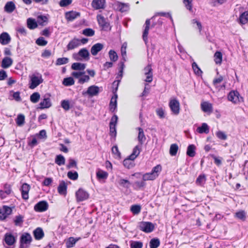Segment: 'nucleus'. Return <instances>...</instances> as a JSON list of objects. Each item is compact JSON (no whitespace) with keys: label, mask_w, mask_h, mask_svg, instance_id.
Returning a JSON list of instances; mask_svg holds the SVG:
<instances>
[{"label":"nucleus","mask_w":248,"mask_h":248,"mask_svg":"<svg viewBox=\"0 0 248 248\" xmlns=\"http://www.w3.org/2000/svg\"><path fill=\"white\" fill-rule=\"evenodd\" d=\"M32 237L29 233L22 234L20 237L19 248H28L32 241Z\"/></svg>","instance_id":"f257e3e1"},{"label":"nucleus","mask_w":248,"mask_h":248,"mask_svg":"<svg viewBox=\"0 0 248 248\" xmlns=\"http://www.w3.org/2000/svg\"><path fill=\"white\" fill-rule=\"evenodd\" d=\"M138 228L140 230L146 233H150L154 230L155 225L151 222L141 221L139 222Z\"/></svg>","instance_id":"f03ea898"},{"label":"nucleus","mask_w":248,"mask_h":248,"mask_svg":"<svg viewBox=\"0 0 248 248\" xmlns=\"http://www.w3.org/2000/svg\"><path fill=\"white\" fill-rule=\"evenodd\" d=\"M43 79L41 75H39V76H36L33 75L31 78V82L29 84V88L31 89H34L37 87L39 85L43 82Z\"/></svg>","instance_id":"7ed1b4c3"},{"label":"nucleus","mask_w":248,"mask_h":248,"mask_svg":"<svg viewBox=\"0 0 248 248\" xmlns=\"http://www.w3.org/2000/svg\"><path fill=\"white\" fill-rule=\"evenodd\" d=\"M228 99L235 104L243 101V97L240 96L239 92L237 91L230 92L228 95Z\"/></svg>","instance_id":"20e7f679"},{"label":"nucleus","mask_w":248,"mask_h":248,"mask_svg":"<svg viewBox=\"0 0 248 248\" xmlns=\"http://www.w3.org/2000/svg\"><path fill=\"white\" fill-rule=\"evenodd\" d=\"M12 213V208L7 205L2 206L0 209V220H5L9 215Z\"/></svg>","instance_id":"39448f33"},{"label":"nucleus","mask_w":248,"mask_h":248,"mask_svg":"<svg viewBox=\"0 0 248 248\" xmlns=\"http://www.w3.org/2000/svg\"><path fill=\"white\" fill-rule=\"evenodd\" d=\"M97 19L99 25L101 27L102 30L107 31L110 30L109 23L106 21V18L101 15L97 16Z\"/></svg>","instance_id":"423d86ee"},{"label":"nucleus","mask_w":248,"mask_h":248,"mask_svg":"<svg viewBox=\"0 0 248 248\" xmlns=\"http://www.w3.org/2000/svg\"><path fill=\"white\" fill-rule=\"evenodd\" d=\"M169 107L172 112L175 115H178L180 112V103L176 99L170 100Z\"/></svg>","instance_id":"0eeeda50"},{"label":"nucleus","mask_w":248,"mask_h":248,"mask_svg":"<svg viewBox=\"0 0 248 248\" xmlns=\"http://www.w3.org/2000/svg\"><path fill=\"white\" fill-rule=\"evenodd\" d=\"M77 201L78 202H82L88 199L89 193L82 188H79L76 193Z\"/></svg>","instance_id":"6e6552de"},{"label":"nucleus","mask_w":248,"mask_h":248,"mask_svg":"<svg viewBox=\"0 0 248 248\" xmlns=\"http://www.w3.org/2000/svg\"><path fill=\"white\" fill-rule=\"evenodd\" d=\"M48 208V203L46 201H42L34 205V210L37 212H43L47 210Z\"/></svg>","instance_id":"1a4fd4ad"},{"label":"nucleus","mask_w":248,"mask_h":248,"mask_svg":"<svg viewBox=\"0 0 248 248\" xmlns=\"http://www.w3.org/2000/svg\"><path fill=\"white\" fill-rule=\"evenodd\" d=\"M99 93V88L95 85H92L88 87L87 91L83 93V94H88L90 96H93L97 95Z\"/></svg>","instance_id":"9d476101"},{"label":"nucleus","mask_w":248,"mask_h":248,"mask_svg":"<svg viewBox=\"0 0 248 248\" xmlns=\"http://www.w3.org/2000/svg\"><path fill=\"white\" fill-rule=\"evenodd\" d=\"M152 68L151 65H148L144 69L145 75H146V79L145 81L147 82H151L153 80V72Z\"/></svg>","instance_id":"9b49d317"},{"label":"nucleus","mask_w":248,"mask_h":248,"mask_svg":"<svg viewBox=\"0 0 248 248\" xmlns=\"http://www.w3.org/2000/svg\"><path fill=\"white\" fill-rule=\"evenodd\" d=\"M30 189V186L27 183H24L21 188L22 197L24 200H27L29 199V191Z\"/></svg>","instance_id":"f8f14e48"},{"label":"nucleus","mask_w":248,"mask_h":248,"mask_svg":"<svg viewBox=\"0 0 248 248\" xmlns=\"http://www.w3.org/2000/svg\"><path fill=\"white\" fill-rule=\"evenodd\" d=\"M80 13L76 11H69L65 13V17L66 20L68 21H72L80 16Z\"/></svg>","instance_id":"ddd939ff"},{"label":"nucleus","mask_w":248,"mask_h":248,"mask_svg":"<svg viewBox=\"0 0 248 248\" xmlns=\"http://www.w3.org/2000/svg\"><path fill=\"white\" fill-rule=\"evenodd\" d=\"M11 40L9 34L6 32H3L0 34V43L2 45L8 44Z\"/></svg>","instance_id":"4468645a"},{"label":"nucleus","mask_w":248,"mask_h":248,"mask_svg":"<svg viewBox=\"0 0 248 248\" xmlns=\"http://www.w3.org/2000/svg\"><path fill=\"white\" fill-rule=\"evenodd\" d=\"M80 45L79 39L74 38L71 40L67 45V50L74 49L78 47Z\"/></svg>","instance_id":"2eb2a0df"},{"label":"nucleus","mask_w":248,"mask_h":248,"mask_svg":"<svg viewBox=\"0 0 248 248\" xmlns=\"http://www.w3.org/2000/svg\"><path fill=\"white\" fill-rule=\"evenodd\" d=\"M104 48V45L101 43H96L93 45L91 49V54L93 56H96L99 52L102 50Z\"/></svg>","instance_id":"dca6fc26"},{"label":"nucleus","mask_w":248,"mask_h":248,"mask_svg":"<svg viewBox=\"0 0 248 248\" xmlns=\"http://www.w3.org/2000/svg\"><path fill=\"white\" fill-rule=\"evenodd\" d=\"M39 107L38 108L43 109L48 108L52 106V103L49 97H45L42 101L39 103Z\"/></svg>","instance_id":"f3484780"},{"label":"nucleus","mask_w":248,"mask_h":248,"mask_svg":"<svg viewBox=\"0 0 248 248\" xmlns=\"http://www.w3.org/2000/svg\"><path fill=\"white\" fill-rule=\"evenodd\" d=\"M67 185L63 180L61 181L58 187V193L61 195H65L67 193Z\"/></svg>","instance_id":"a211bd4d"},{"label":"nucleus","mask_w":248,"mask_h":248,"mask_svg":"<svg viewBox=\"0 0 248 248\" xmlns=\"http://www.w3.org/2000/svg\"><path fill=\"white\" fill-rule=\"evenodd\" d=\"M105 0H93L92 2V6L95 9L105 8Z\"/></svg>","instance_id":"6ab92c4d"},{"label":"nucleus","mask_w":248,"mask_h":248,"mask_svg":"<svg viewBox=\"0 0 248 248\" xmlns=\"http://www.w3.org/2000/svg\"><path fill=\"white\" fill-rule=\"evenodd\" d=\"M34 238L37 240L42 239L44 236V232L43 229L40 227H38L33 232Z\"/></svg>","instance_id":"aec40b11"},{"label":"nucleus","mask_w":248,"mask_h":248,"mask_svg":"<svg viewBox=\"0 0 248 248\" xmlns=\"http://www.w3.org/2000/svg\"><path fill=\"white\" fill-rule=\"evenodd\" d=\"M4 240L7 245L12 246L16 242V238L13 234L7 233L5 234Z\"/></svg>","instance_id":"412c9836"},{"label":"nucleus","mask_w":248,"mask_h":248,"mask_svg":"<svg viewBox=\"0 0 248 248\" xmlns=\"http://www.w3.org/2000/svg\"><path fill=\"white\" fill-rule=\"evenodd\" d=\"M150 19H146V21H145V29L143 32V34H142V38H143V40H144V41L146 43V42L147 41V40H148V38H147V36H148V32H149V29H150Z\"/></svg>","instance_id":"4be33fe9"},{"label":"nucleus","mask_w":248,"mask_h":248,"mask_svg":"<svg viewBox=\"0 0 248 248\" xmlns=\"http://www.w3.org/2000/svg\"><path fill=\"white\" fill-rule=\"evenodd\" d=\"M13 62V60L10 57H6L2 60L1 66L3 68L6 69L12 65Z\"/></svg>","instance_id":"5701e85b"},{"label":"nucleus","mask_w":248,"mask_h":248,"mask_svg":"<svg viewBox=\"0 0 248 248\" xmlns=\"http://www.w3.org/2000/svg\"><path fill=\"white\" fill-rule=\"evenodd\" d=\"M16 9V5L12 1H8L4 6V10L8 13H12Z\"/></svg>","instance_id":"b1692460"},{"label":"nucleus","mask_w":248,"mask_h":248,"mask_svg":"<svg viewBox=\"0 0 248 248\" xmlns=\"http://www.w3.org/2000/svg\"><path fill=\"white\" fill-rule=\"evenodd\" d=\"M116 7V10H119L122 13L128 11L129 9L128 5L127 4L117 1L115 5Z\"/></svg>","instance_id":"393cba45"},{"label":"nucleus","mask_w":248,"mask_h":248,"mask_svg":"<svg viewBox=\"0 0 248 248\" xmlns=\"http://www.w3.org/2000/svg\"><path fill=\"white\" fill-rule=\"evenodd\" d=\"M118 98V95L117 94H114V97H112L111 100L109 103V109L110 110L113 112L117 108V99Z\"/></svg>","instance_id":"a878e982"},{"label":"nucleus","mask_w":248,"mask_h":248,"mask_svg":"<svg viewBox=\"0 0 248 248\" xmlns=\"http://www.w3.org/2000/svg\"><path fill=\"white\" fill-rule=\"evenodd\" d=\"M158 177V175L153 174L151 172L148 173H145L144 174H142V179L144 180L145 182L146 181H152L156 179V177Z\"/></svg>","instance_id":"bb28decb"},{"label":"nucleus","mask_w":248,"mask_h":248,"mask_svg":"<svg viewBox=\"0 0 248 248\" xmlns=\"http://www.w3.org/2000/svg\"><path fill=\"white\" fill-rule=\"evenodd\" d=\"M197 131L200 134H208L209 132V127L206 123H202L201 126L197 128Z\"/></svg>","instance_id":"cd10ccee"},{"label":"nucleus","mask_w":248,"mask_h":248,"mask_svg":"<svg viewBox=\"0 0 248 248\" xmlns=\"http://www.w3.org/2000/svg\"><path fill=\"white\" fill-rule=\"evenodd\" d=\"M80 239V237L75 238L73 237H69L66 242V246L67 248H71L74 247L77 241Z\"/></svg>","instance_id":"c85d7f7f"},{"label":"nucleus","mask_w":248,"mask_h":248,"mask_svg":"<svg viewBox=\"0 0 248 248\" xmlns=\"http://www.w3.org/2000/svg\"><path fill=\"white\" fill-rule=\"evenodd\" d=\"M206 181V175L204 174H201L197 177L195 183L198 186H203L205 183Z\"/></svg>","instance_id":"c756f323"},{"label":"nucleus","mask_w":248,"mask_h":248,"mask_svg":"<svg viewBox=\"0 0 248 248\" xmlns=\"http://www.w3.org/2000/svg\"><path fill=\"white\" fill-rule=\"evenodd\" d=\"M78 54L85 60H88L89 59L90 53L86 48L81 49Z\"/></svg>","instance_id":"7c9ffc66"},{"label":"nucleus","mask_w":248,"mask_h":248,"mask_svg":"<svg viewBox=\"0 0 248 248\" xmlns=\"http://www.w3.org/2000/svg\"><path fill=\"white\" fill-rule=\"evenodd\" d=\"M201 108L204 112H211L213 109L212 104L206 102L201 104Z\"/></svg>","instance_id":"2f4dec72"},{"label":"nucleus","mask_w":248,"mask_h":248,"mask_svg":"<svg viewBox=\"0 0 248 248\" xmlns=\"http://www.w3.org/2000/svg\"><path fill=\"white\" fill-rule=\"evenodd\" d=\"M27 27L31 30H33L37 27L36 20L32 18H29L27 21Z\"/></svg>","instance_id":"473e14b6"},{"label":"nucleus","mask_w":248,"mask_h":248,"mask_svg":"<svg viewBox=\"0 0 248 248\" xmlns=\"http://www.w3.org/2000/svg\"><path fill=\"white\" fill-rule=\"evenodd\" d=\"M108 173L101 170H98L96 172V177L99 180H105L108 178Z\"/></svg>","instance_id":"72a5a7b5"},{"label":"nucleus","mask_w":248,"mask_h":248,"mask_svg":"<svg viewBox=\"0 0 248 248\" xmlns=\"http://www.w3.org/2000/svg\"><path fill=\"white\" fill-rule=\"evenodd\" d=\"M24 222V217L18 215L16 216L14 219V222L16 226L21 227Z\"/></svg>","instance_id":"f704fd0d"},{"label":"nucleus","mask_w":248,"mask_h":248,"mask_svg":"<svg viewBox=\"0 0 248 248\" xmlns=\"http://www.w3.org/2000/svg\"><path fill=\"white\" fill-rule=\"evenodd\" d=\"M86 68V64L79 62H74L71 65V68L74 70H84Z\"/></svg>","instance_id":"c9c22d12"},{"label":"nucleus","mask_w":248,"mask_h":248,"mask_svg":"<svg viewBox=\"0 0 248 248\" xmlns=\"http://www.w3.org/2000/svg\"><path fill=\"white\" fill-rule=\"evenodd\" d=\"M239 22L241 24H245L248 22V11L242 13L239 16Z\"/></svg>","instance_id":"e433bc0d"},{"label":"nucleus","mask_w":248,"mask_h":248,"mask_svg":"<svg viewBox=\"0 0 248 248\" xmlns=\"http://www.w3.org/2000/svg\"><path fill=\"white\" fill-rule=\"evenodd\" d=\"M196 147L193 144L189 145L187 148L186 155L189 157H194L195 155Z\"/></svg>","instance_id":"4c0bfd02"},{"label":"nucleus","mask_w":248,"mask_h":248,"mask_svg":"<svg viewBox=\"0 0 248 248\" xmlns=\"http://www.w3.org/2000/svg\"><path fill=\"white\" fill-rule=\"evenodd\" d=\"M139 135H138V140L140 143L142 145L143 142L145 140L146 138L144 134L143 130L141 127H138Z\"/></svg>","instance_id":"58836bf2"},{"label":"nucleus","mask_w":248,"mask_h":248,"mask_svg":"<svg viewBox=\"0 0 248 248\" xmlns=\"http://www.w3.org/2000/svg\"><path fill=\"white\" fill-rule=\"evenodd\" d=\"M55 162L59 166L63 165L65 164V159L62 155H57L55 159Z\"/></svg>","instance_id":"ea45409f"},{"label":"nucleus","mask_w":248,"mask_h":248,"mask_svg":"<svg viewBox=\"0 0 248 248\" xmlns=\"http://www.w3.org/2000/svg\"><path fill=\"white\" fill-rule=\"evenodd\" d=\"M160 244V240L157 238H154L151 239L149 242L150 248H157Z\"/></svg>","instance_id":"a19ab883"},{"label":"nucleus","mask_w":248,"mask_h":248,"mask_svg":"<svg viewBox=\"0 0 248 248\" xmlns=\"http://www.w3.org/2000/svg\"><path fill=\"white\" fill-rule=\"evenodd\" d=\"M37 22L41 26H45L48 22V18L45 16H38L37 17Z\"/></svg>","instance_id":"79ce46f5"},{"label":"nucleus","mask_w":248,"mask_h":248,"mask_svg":"<svg viewBox=\"0 0 248 248\" xmlns=\"http://www.w3.org/2000/svg\"><path fill=\"white\" fill-rule=\"evenodd\" d=\"M234 217L242 221H245L246 219V214L245 211L240 210L235 213Z\"/></svg>","instance_id":"37998d69"},{"label":"nucleus","mask_w":248,"mask_h":248,"mask_svg":"<svg viewBox=\"0 0 248 248\" xmlns=\"http://www.w3.org/2000/svg\"><path fill=\"white\" fill-rule=\"evenodd\" d=\"M130 248H142L143 243L139 241H130Z\"/></svg>","instance_id":"c03bdc74"},{"label":"nucleus","mask_w":248,"mask_h":248,"mask_svg":"<svg viewBox=\"0 0 248 248\" xmlns=\"http://www.w3.org/2000/svg\"><path fill=\"white\" fill-rule=\"evenodd\" d=\"M118 183L120 186L126 188H128L131 185V183L128 180L123 178H121Z\"/></svg>","instance_id":"a18cd8bd"},{"label":"nucleus","mask_w":248,"mask_h":248,"mask_svg":"<svg viewBox=\"0 0 248 248\" xmlns=\"http://www.w3.org/2000/svg\"><path fill=\"white\" fill-rule=\"evenodd\" d=\"M75 80L72 77L64 78L62 81V84L65 86H70L74 85Z\"/></svg>","instance_id":"49530a36"},{"label":"nucleus","mask_w":248,"mask_h":248,"mask_svg":"<svg viewBox=\"0 0 248 248\" xmlns=\"http://www.w3.org/2000/svg\"><path fill=\"white\" fill-rule=\"evenodd\" d=\"M131 159L125 158L123 161L124 166L128 169H131L135 166L134 162L130 160Z\"/></svg>","instance_id":"de8ad7c7"},{"label":"nucleus","mask_w":248,"mask_h":248,"mask_svg":"<svg viewBox=\"0 0 248 248\" xmlns=\"http://www.w3.org/2000/svg\"><path fill=\"white\" fill-rule=\"evenodd\" d=\"M214 60L216 64H220L222 60V54L220 51H217L214 54Z\"/></svg>","instance_id":"09e8293b"},{"label":"nucleus","mask_w":248,"mask_h":248,"mask_svg":"<svg viewBox=\"0 0 248 248\" xmlns=\"http://www.w3.org/2000/svg\"><path fill=\"white\" fill-rule=\"evenodd\" d=\"M40 98V94L38 92H34L30 96V100L33 103H37Z\"/></svg>","instance_id":"8fccbe9b"},{"label":"nucleus","mask_w":248,"mask_h":248,"mask_svg":"<svg viewBox=\"0 0 248 248\" xmlns=\"http://www.w3.org/2000/svg\"><path fill=\"white\" fill-rule=\"evenodd\" d=\"M16 121L17 125H23L25 123V116L22 114H18Z\"/></svg>","instance_id":"3c124183"},{"label":"nucleus","mask_w":248,"mask_h":248,"mask_svg":"<svg viewBox=\"0 0 248 248\" xmlns=\"http://www.w3.org/2000/svg\"><path fill=\"white\" fill-rule=\"evenodd\" d=\"M94 33V31L91 28H86L82 31V34L88 37L93 36Z\"/></svg>","instance_id":"603ef678"},{"label":"nucleus","mask_w":248,"mask_h":248,"mask_svg":"<svg viewBox=\"0 0 248 248\" xmlns=\"http://www.w3.org/2000/svg\"><path fill=\"white\" fill-rule=\"evenodd\" d=\"M178 150V146L177 144H172L170 145V154L171 156H174L176 155Z\"/></svg>","instance_id":"864d4df0"},{"label":"nucleus","mask_w":248,"mask_h":248,"mask_svg":"<svg viewBox=\"0 0 248 248\" xmlns=\"http://www.w3.org/2000/svg\"><path fill=\"white\" fill-rule=\"evenodd\" d=\"M108 55L109 59L111 61L115 62L117 61L118 57L117 54L114 50H110Z\"/></svg>","instance_id":"5fc2aeb1"},{"label":"nucleus","mask_w":248,"mask_h":248,"mask_svg":"<svg viewBox=\"0 0 248 248\" xmlns=\"http://www.w3.org/2000/svg\"><path fill=\"white\" fill-rule=\"evenodd\" d=\"M69 62V59L65 57L58 58L56 62V65H61L66 64Z\"/></svg>","instance_id":"6e6d98bb"},{"label":"nucleus","mask_w":248,"mask_h":248,"mask_svg":"<svg viewBox=\"0 0 248 248\" xmlns=\"http://www.w3.org/2000/svg\"><path fill=\"white\" fill-rule=\"evenodd\" d=\"M130 210L134 215H137L140 212L141 206L140 205H133L131 206Z\"/></svg>","instance_id":"4d7b16f0"},{"label":"nucleus","mask_w":248,"mask_h":248,"mask_svg":"<svg viewBox=\"0 0 248 248\" xmlns=\"http://www.w3.org/2000/svg\"><path fill=\"white\" fill-rule=\"evenodd\" d=\"M67 176L71 180H76L78 179V174L76 171H69L67 173Z\"/></svg>","instance_id":"13d9d810"},{"label":"nucleus","mask_w":248,"mask_h":248,"mask_svg":"<svg viewBox=\"0 0 248 248\" xmlns=\"http://www.w3.org/2000/svg\"><path fill=\"white\" fill-rule=\"evenodd\" d=\"M68 161L69 163L66 166L67 169H70L72 168H75L76 169L78 168L77 162L75 159L73 158H69Z\"/></svg>","instance_id":"bf43d9fd"},{"label":"nucleus","mask_w":248,"mask_h":248,"mask_svg":"<svg viewBox=\"0 0 248 248\" xmlns=\"http://www.w3.org/2000/svg\"><path fill=\"white\" fill-rule=\"evenodd\" d=\"M210 156L214 159L215 164L217 166H220L222 164V158L221 157H217L214 154H211Z\"/></svg>","instance_id":"052dcab7"},{"label":"nucleus","mask_w":248,"mask_h":248,"mask_svg":"<svg viewBox=\"0 0 248 248\" xmlns=\"http://www.w3.org/2000/svg\"><path fill=\"white\" fill-rule=\"evenodd\" d=\"M192 68L194 73L198 76H200L202 73L200 68L198 66L195 62H193L192 64Z\"/></svg>","instance_id":"680f3d73"},{"label":"nucleus","mask_w":248,"mask_h":248,"mask_svg":"<svg viewBox=\"0 0 248 248\" xmlns=\"http://www.w3.org/2000/svg\"><path fill=\"white\" fill-rule=\"evenodd\" d=\"M37 45L39 46H45L47 44V41L43 37H39L35 41Z\"/></svg>","instance_id":"e2e57ef3"},{"label":"nucleus","mask_w":248,"mask_h":248,"mask_svg":"<svg viewBox=\"0 0 248 248\" xmlns=\"http://www.w3.org/2000/svg\"><path fill=\"white\" fill-rule=\"evenodd\" d=\"M70 103L68 100H63L61 101V106L66 111L70 109Z\"/></svg>","instance_id":"0e129e2a"},{"label":"nucleus","mask_w":248,"mask_h":248,"mask_svg":"<svg viewBox=\"0 0 248 248\" xmlns=\"http://www.w3.org/2000/svg\"><path fill=\"white\" fill-rule=\"evenodd\" d=\"M183 2L186 8L190 12L192 13V0H183Z\"/></svg>","instance_id":"69168bd1"},{"label":"nucleus","mask_w":248,"mask_h":248,"mask_svg":"<svg viewBox=\"0 0 248 248\" xmlns=\"http://www.w3.org/2000/svg\"><path fill=\"white\" fill-rule=\"evenodd\" d=\"M111 151L113 154L116 155L117 157L120 158L121 157V154L120 151H119L118 146L117 145H114L112 147Z\"/></svg>","instance_id":"338daca9"},{"label":"nucleus","mask_w":248,"mask_h":248,"mask_svg":"<svg viewBox=\"0 0 248 248\" xmlns=\"http://www.w3.org/2000/svg\"><path fill=\"white\" fill-rule=\"evenodd\" d=\"M217 137L220 140H226L227 138L226 134L221 131H218L216 133Z\"/></svg>","instance_id":"774afa93"}]
</instances>
